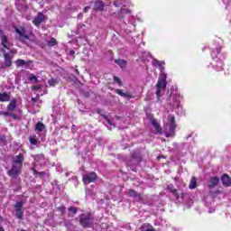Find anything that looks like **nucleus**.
I'll return each mask as SVG.
<instances>
[{
    "label": "nucleus",
    "instance_id": "obj_33",
    "mask_svg": "<svg viewBox=\"0 0 231 231\" xmlns=\"http://www.w3.org/2000/svg\"><path fill=\"white\" fill-rule=\"evenodd\" d=\"M116 93L119 94L120 97H126L127 98H129V94L124 93V92H122V90H120V89H117V90H116Z\"/></svg>",
    "mask_w": 231,
    "mask_h": 231
},
{
    "label": "nucleus",
    "instance_id": "obj_22",
    "mask_svg": "<svg viewBox=\"0 0 231 231\" xmlns=\"http://www.w3.org/2000/svg\"><path fill=\"white\" fill-rule=\"evenodd\" d=\"M221 181L223 183V185L225 187H230L231 185V179L228 175L226 174H224L222 177H221Z\"/></svg>",
    "mask_w": 231,
    "mask_h": 231
},
{
    "label": "nucleus",
    "instance_id": "obj_51",
    "mask_svg": "<svg viewBox=\"0 0 231 231\" xmlns=\"http://www.w3.org/2000/svg\"><path fill=\"white\" fill-rule=\"evenodd\" d=\"M79 17H81V14H79Z\"/></svg>",
    "mask_w": 231,
    "mask_h": 231
},
{
    "label": "nucleus",
    "instance_id": "obj_26",
    "mask_svg": "<svg viewBox=\"0 0 231 231\" xmlns=\"http://www.w3.org/2000/svg\"><path fill=\"white\" fill-rule=\"evenodd\" d=\"M116 64H118V66H120V68L124 69L125 68V66H127V61H125V60H115Z\"/></svg>",
    "mask_w": 231,
    "mask_h": 231
},
{
    "label": "nucleus",
    "instance_id": "obj_29",
    "mask_svg": "<svg viewBox=\"0 0 231 231\" xmlns=\"http://www.w3.org/2000/svg\"><path fill=\"white\" fill-rule=\"evenodd\" d=\"M48 84L51 88H55V86L59 84V81L55 79H51Z\"/></svg>",
    "mask_w": 231,
    "mask_h": 231
},
{
    "label": "nucleus",
    "instance_id": "obj_2",
    "mask_svg": "<svg viewBox=\"0 0 231 231\" xmlns=\"http://www.w3.org/2000/svg\"><path fill=\"white\" fill-rule=\"evenodd\" d=\"M0 42H1V48L0 52L4 53V58L5 60V66L7 68H10L12 66V59L10 58V53L12 48V43L10 41H8V36H6V33L3 30L0 29Z\"/></svg>",
    "mask_w": 231,
    "mask_h": 231
},
{
    "label": "nucleus",
    "instance_id": "obj_21",
    "mask_svg": "<svg viewBox=\"0 0 231 231\" xmlns=\"http://www.w3.org/2000/svg\"><path fill=\"white\" fill-rule=\"evenodd\" d=\"M11 94L8 92H0V102H10Z\"/></svg>",
    "mask_w": 231,
    "mask_h": 231
},
{
    "label": "nucleus",
    "instance_id": "obj_27",
    "mask_svg": "<svg viewBox=\"0 0 231 231\" xmlns=\"http://www.w3.org/2000/svg\"><path fill=\"white\" fill-rule=\"evenodd\" d=\"M127 0H114V5L116 6H125Z\"/></svg>",
    "mask_w": 231,
    "mask_h": 231
},
{
    "label": "nucleus",
    "instance_id": "obj_34",
    "mask_svg": "<svg viewBox=\"0 0 231 231\" xmlns=\"http://www.w3.org/2000/svg\"><path fill=\"white\" fill-rule=\"evenodd\" d=\"M86 194H87V196H88L89 198H95V193H93V191H91V189H87V190H86Z\"/></svg>",
    "mask_w": 231,
    "mask_h": 231
},
{
    "label": "nucleus",
    "instance_id": "obj_15",
    "mask_svg": "<svg viewBox=\"0 0 231 231\" xmlns=\"http://www.w3.org/2000/svg\"><path fill=\"white\" fill-rule=\"evenodd\" d=\"M24 162V155L23 153H19L13 160V165H16L18 167H23V162Z\"/></svg>",
    "mask_w": 231,
    "mask_h": 231
},
{
    "label": "nucleus",
    "instance_id": "obj_20",
    "mask_svg": "<svg viewBox=\"0 0 231 231\" xmlns=\"http://www.w3.org/2000/svg\"><path fill=\"white\" fill-rule=\"evenodd\" d=\"M128 196H130V198H134V199L135 201H140L142 199V195L138 194L135 190L134 189H130L127 192Z\"/></svg>",
    "mask_w": 231,
    "mask_h": 231
},
{
    "label": "nucleus",
    "instance_id": "obj_45",
    "mask_svg": "<svg viewBox=\"0 0 231 231\" xmlns=\"http://www.w3.org/2000/svg\"><path fill=\"white\" fill-rule=\"evenodd\" d=\"M108 124H109L110 125H113V126L115 127V125L111 122V120H108Z\"/></svg>",
    "mask_w": 231,
    "mask_h": 231
},
{
    "label": "nucleus",
    "instance_id": "obj_5",
    "mask_svg": "<svg viewBox=\"0 0 231 231\" xmlns=\"http://www.w3.org/2000/svg\"><path fill=\"white\" fill-rule=\"evenodd\" d=\"M119 21H135L136 19L133 15V12L127 8L122 7L116 14Z\"/></svg>",
    "mask_w": 231,
    "mask_h": 231
},
{
    "label": "nucleus",
    "instance_id": "obj_17",
    "mask_svg": "<svg viewBox=\"0 0 231 231\" xmlns=\"http://www.w3.org/2000/svg\"><path fill=\"white\" fill-rule=\"evenodd\" d=\"M34 161L35 162L33 163V167L37 165H41V167H42V164L44 163V154H38L34 156Z\"/></svg>",
    "mask_w": 231,
    "mask_h": 231
},
{
    "label": "nucleus",
    "instance_id": "obj_25",
    "mask_svg": "<svg viewBox=\"0 0 231 231\" xmlns=\"http://www.w3.org/2000/svg\"><path fill=\"white\" fill-rule=\"evenodd\" d=\"M196 187H198V184L196 182V177H193L190 180L189 185V189H190V190H194V189H196Z\"/></svg>",
    "mask_w": 231,
    "mask_h": 231
},
{
    "label": "nucleus",
    "instance_id": "obj_38",
    "mask_svg": "<svg viewBox=\"0 0 231 231\" xmlns=\"http://www.w3.org/2000/svg\"><path fill=\"white\" fill-rule=\"evenodd\" d=\"M29 142L30 143H32V145H37V140L35 139V137H30Z\"/></svg>",
    "mask_w": 231,
    "mask_h": 231
},
{
    "label": "nucleus",
    "instance_id": "obj_9",
    "mask_svg": "<svg viewBox=\"0 0 231 231\" xmlns=\"http://www.w3.org/2000/svg\"><path fill=\"white\" fill-rule=\"evenodd\" d=\"M14 32L17 33L16 39L21 42H26L30 36L26 33V29L23 26L14 27Z\"/></svg>",
    "mask_w": 231,
    "mask_h": 231
},
{
    "label": "nucleus",
    "instance_id": "obj_32",
    "mask_svg": "<svg viewBox=\"0 0 231 231\" xmlns=\"http://www.w3.org/2000/svg\"><path fill=\"white\" fill-rule=\"evenodd\" d=\"M69 212H70V214H77V212H79V209H77V208L75 207H69Z\"/></svg>",
    "mask_w": 231,
    "mask_h": 231
},
{
    "label": "nucleus",
    "instance_id": "obj_36",
    "mask_svg": "<svg viewBox=\"0 0 231 231\" xmlns=\"http://www.w3.org/2000/svg\"><path fill=\"white\" fill-rule=\"evenodd\" d=\"M82 28H86V25H84V24H79V26H78V32H77V33L78 34H80V33H82Z\"/></svg>",
    "mask_w": 231,
    "mask_h": 231
},
{
    "label": "nucleus",
    "instance_id": "obj_37",
    "mask_svg": "<svg viewBox=\"0 0 231 231\" xmlns=\"http://www.w3.org/2000/svg\"><path fill=\"white\" fill-rule=\"evenodd\" d=\"M28 80L30 82H37V77L33 76V75H30L28 78Z\"/></svg>",
    "mask_w": 231,
    "mask_h": 231
},
{
    "label": "nucleus",
    "instance_id": "obj_3",
    "mask_svg": "<svg viewBox=\"0 0 231 231\" xmlns=\"http://www.w3.org/2000/svg\"><path fill=\"white\" fill-rule=\"evenodd\" d=\"M219 53H221V46L216 47L211 51V57L213 60V61L211 62V66L216 71H223V61L217 59V55H219Z\"/></svg>",
    "mask_w": 231,
    "mask_h": 231
},
{
    "label": "nucleus",
    "instance_id": "obj_11",
    "mask_svg": "<svg viewBox=\"0 0 231 231\" xmlns=\"http://www.w3.org/2000/svg\"><path fill=\"white\" fill-rule=\"evenodd\" d=\"M32 60H21L18 59L15 61V64L17 66V68H25L26 69H30L32 68Z\"/></svg>",
    "mask_w": 231,
    "mask_h": 231
},
{
    "label": "nucleus",
    "instance_id": "obj_43",
    "mask_svg": "<svg viewBox=\"0 0 231 231\" xmlns=\"http://www.w3.org/2000/svg\"><path fill=\"white\" fill-rule=\"evenodd\" d=\"M5 136H0V142H5Z\"/></svg>",
    "mask_w": 231,
    "mask_h": 231
},
{
    "label": "nucleus",
    "instance_id": "obj_12",
    "mask_svg": "<svg viewBox=\"0 0 231 231\" xmlns=\"http://www.w3.org/2000/svg\"><path fill=\"white\" fill-rule=\"evenodd\" d=\"M22 169L23 167L13 164L11 170L8 171V175L11 176V178H17V176L21 174Z\"/></svg>",
    "mask_w": 231,
    "mask_h": 231
},
{
    "label": "nucleus",
    "instance_id": "obj_31",
    "mask_svg": "<svg viewBox=\"0 0 231 231\" xmlns=\"http://www.w3.org/2000/svg\"><path fill=\"white\" fill-rule=\"evenodd\" d=\"M48 46H55V44H57V40L55 38H52L51 39L49 42H48Z\"/></svg>",
    "mask_w": 231,
    "mask_h": 231
},
{
    "label": "nucleus",
    "instance_id": "obj_47",
    "mask_svg": "<svg viewBox=\"0 0 231 231\" xmlns=\"http://www.w3.org/2000/svg\"><path fill=\"white\" fill-rule=\"evenodd\" d=\"M227 10H230V4H226Z\"/></svg>",
    "mask_w": 231,
    "mask_h": 231
},
{
    "label": "nucleus",
    "instance_id": "obj_30",
    "mask_svg": "<svg viewBox=\"0 0 231 231\" xmlns=\"http://www.w3.org/2000/svg\"><path fill=\"white\" fill-rule=\"evenodd\" d=\"M15 210H23V202H16L14 205Z\"/></svg>",
    "mask_w": 231,
    "mask_h": 231
},
{
    "label": "nucleus",
    "instance_id": "obj_7",
    "mask_svg": "<svg viewBox=\"0 0 231 231\" xmlns=\"http://www.w3.org/2000/svg\"><path fill=\"white\" fill-rule=\"evenodd\" d=\"M166 190L171 192V194L175 197V199L179 201V203H181V201H183L185 199V191L181 189H176L172 185H168L166 187Z\"/></svg>",
    "mask_w": 231,
    "mask_h": 231
},
{
    "label": "nucleus",
    "instance_id": "obj_46",
    "mask_svg": "<svg viewBox=\"0 0 231 231\" xmlns=\"http://www.w3.org/2000/svg\"><path fill=\"white\" fill-rule=\"evenodd\" d=\"M212 212H215V209H210V208H209L208 213H209V214H212Z\"/></svg>",
    "mask_w": 231,
    "mask_h": 231
},
{
    "label": "nucleus",
    "instance_id": "obj_4",
    "mask_svg": "<svg viewBox=\"0 0 231 231\" xmlns=\"http://www.w3.org/2000/svg\"><path fill=\"white\" fill-rule=\"evenodd\" d=\"M174 116L170 115L168 116V120L165 123L164 125V133L166 135V138H170V136H172L174 134V132L176 131V123H175Z\"/></svg>",
    "mask_w": 231,
    "mask_h": 231
},
{
    "label": "nucleus",
    "instance_id": "obj_1",
    "mask_svg": "<svg viewBox=\"0 0 231 231\" xmlns=\"http://www.w3.org/2000/svg\"><path fill=\"white\" fill-rule=\"evenodd\" d=\"M152 65L153 68H157L161 71L159 79L156 85V92H155V95L157 97V101H160L162 93H163L167 88V74L165 73V61H160L156 59H153L152 60Z\"/></svg>",
    "mask_w": 231,
    "mask_h": 231
},
{
    "label": "nucleus",
    "instance_id": "obj_41",
    "mask_svg": "<svg viewBox=\"0 0 231 231\" xmlns=\"http://www.w3.org/2000/svg\"><path fill=\"white\" fill-rule=\"evenodd\" d=\"M33 91H41V86L36 85L32 87Z\"/></svg>",
    "mask_w": 231,
    "mask_h": 231
},
{
    "label": "nucleus",
    "instance_id": "obj_40",
    "mask_svg": "<svg viewBox=\"0 0 231 231\" xmlns=\"http://www.w3.org/2000/svg\"><path fill=\"white\" fill-rule=\"evenodd\" d=\"M114 82H117L119 86H122V82L120 81V79L118 77H114Z\"/></svg>",
    "mask_w": 231,
    "mask_h": 231
},
{
    "label": "nucleus",
    "instance_id": "obj_23",
    "mask_svg": "<svg viewBox=\"0 0 231 231\" xmlns=\"http://www.w3.org/2000/svg\"><path fill=\"white\" fill-rule=\"evenodd\" d=\"M151 124L154 127V129L157 131V133H162V127L156 121V119H151Z\"/></svg>",
    "mask_w": 231,
    "mask_h": 231
},
{
    "label": "nucleus",
    "instance_id": "obj_28",
    "mask_svg": "<svg viewBox=\"0 0 231 231\" xmlns=\"http://www.w3.org/2000/svg\"><path fill=\"white\" fill-rule=\"evenodd\" d=\"M15 212V216L18 219H23V217H24V213L23 212V209H16Z\"/></svg>",
    "mask_w": 231,
    "mask_h": 231
},
{
    "label": "nucleus",
    "instance_id": "obj_10",
    "mask_svg": "<svg viewBox=\"0 0 231 231\" xmlns=\"http://www.w3.org/2000/svg\"><path fill=\"white\" fill-rule=\"evenodd\" d=\"M48 19L47 15H44L42 13H38L37 15L33 18L32 23L34 26H41L42 23H45Z\"/></svg>",
    "mask_w": 231,
    "mask_h": 231
},
{
    "label": "nucleus",
    "instance_id": "obj_16",
    "mask_svg": "<svg viewBox=\"0 0 231 231\" xmlns=\"http://www.w3.org/2000/svg\"><path fill=\"white\" fill-rule=\"evenodd\" d=\"M106 5L102 2V0H97L94 3L93 10L96 12H102L105 8Z\"/></svg>",
    "mask_w": 231,
    "mask_h": 231
},
{
    "label": "nucleus",
    "instance_id": "obj_6",
    "mask_svg": "<svg viewBox=\"0 0 231 231\" xmlns=\"http://www.w3.org/2000/svg\"><path fill=\"white\" fill-rule=\"evenodd\" d=\"M79 225L83 228H91L93 226V215L91 213H83L79 216Z\"/></svg>",
    "mask_w": 231,
    "mask_h": 231
},
{
    "label": "nucleus",
    "instance_id": "obj_49",
    "mask_svg": "<svg viewBox=\"0 0 231 231\" xmlns=\"http://www.w3.org/2000/svg\"><path fill=\"white\" fill-rule=\"evenodd\" d=\"M0 231H5V228L0 226Z\"/></svg>",
    "mask_w": 231,
    "mask_h": 231
},
{
    "label": "nucleus",
    "instance_id": "obj_8",
    "mask_svg": "<svg viewBox=\"0 0 231 231\" xmlns=\"http://www.w3.org/2000/svg\"><path fill=\"white\" fill-rule=\"evenodd\" d=\"M182 98L183 97L178 92H172L168 97V104H170L171 107H180V106H181Z\"/></svg>",
    "mask_w": 231,
    "mask_h": 231
},
{
    "label": "nucleus",
    "instance_id": "obj_18",
    "mask_svg": "<svg viewBox=\"0 0 231 231\" xmlns=\"http://www.w3.org/2000/svg\"><path fill=\"white\" fill-rule=\"evenodd\" d=\"M15 109H17V99L14 98L7 105V111H10V113H14Z\"/></svg>",
    "mask_w": 231,
    "mask_h": 231
},
{
    "label": "nucleus",
    "instance_id": "obj_24",
    "mask_svg": "<svg viewBox=\"0 0 231 231\" xmlns=\"http://www.w3.org/2000/svg\"><path fill=\"white\" fill-rule=\"evenodd\" d=\"M46 125H44V124L41 122L37 123L35 125V131H37L38 133H42V131H44Z\"/></svg>",
    "mask_w": 231,
    "mask_h": 231
},
{
    "label": "nucleus",
    "instance_id": "obj_14",
    "mask_svg": "<svg viewBox=\"0 0 231 231\" xmlns=\"http://www.w3.org/2000/svg\"><path fill=\"white\" fill-rule=\"evenodd\" d=\"M219 185V178L218 177H211L208 181V187L209 190L213 189L214 187H217Z\"/></svg>",
    "mask_w": 231,
    "mask_h": 231
},
{
    "label": "nucleus",
    "instance_id": "obj_35",
    "mask_svg": "<svg viewBox=\"0 0 231 231\" xmlns=\"http://www.w3.org/2000/svg\"><path fill=\"white\" fill-rule=\"evenodd\" d=\"M59 210V212H60L61 214H66V207L65 206H60L57 208Z\"/></svg>",
    "mask_w": 231,
    "mask_h": 231
},
{
    "label": "nucleus",
    "instance_id": "obj_44",
    "mask_svg": "<svg viewBox=\"0 0 231 231\" xmlns=\"http://www.w3.org/2000/svg\"><path fill=\"white\" fill-rule=\"evenodd\" d=\"M69 55H75V51H70Z\"/></svg>",
    "mask_w": 231,
    "mask_h": 231
},
{
    "label": "nucleus",
    "instance_id": "obj_19",
    "mask_svg": "<svg viewBox=\"0 0 231 231\" xmlns=\"http://www.w3.org/2000/svg\"><path fill=\"white\" fill-rule=\"evenodd\" d=\"M37 166L35 165L34 167L32 168V171L34 172L36 176H39L40 178H48L50 176V173L48 171H37Z\"/></svg>",
    "mask_w": 231,
    "mask_h": 231
},
{
    "label": "nucleus",
    "instance_id": "obj_42",
    "mask_svg": "<svg viewBox=\"0 0 231 231\" xmlns=\"http://www.w3.org/2000/svg\"><path fill=\"white\" fill-rule=\"evenodd\" d=\"M90 9H91L90 6H86V7L84 8L83 12H84L85 14H87L88 10H90Z\"/></svg>",
    "mask_w": 231,
    "mask_h": 231
},
{
    "label": "nucleus",
    "instance_id": "obj_50",
    "mask_svg": "<svg viewBox=\"0 0 231 231\" xmlns=\"http://www.w3.org/2000/svg\"><path fill=\"white\" fill-rule=\"evenodd\" d=\"M208 199V198H205V199H204V201H207Z\"/></svg>",
    "mask_w": 231,
    "mask_h": 231
},
{
    "label": "nucleus",
    "instance_id": "obj_39",
    "mask_svg": "<svg viewBox=\"0 0 231 231\" xmlns=\"http://www.w3.org/2000/svg\"><path fill=\"white\" fill-rule=\"evenodd\" d=\"M0 116H12V113L0 111Z\"/></svg>",
    "mask_w": 231,
    "mask_h": 231
},
{
    "label": "nucleus",
    "instance_id": "obj_48",
    "mask_svg": "<svg viewBox=\"0 0 231 231\" xmlns=\"http://www.w3.org/2000/svg\"><path fill=\"white\" fill-rule=\"evenodd\" d=\"M79 69H75V74H76V75H79Z\"/></svg>",
    "mask_w": 231,
    "mask_h": 231
},
{
    "label": "nucleus",
    "instance_id": "obj_13",
    "mask_svg": "<svg viewBox=\"0 0 231 231\" xmlns=\"http://www.w3.org/2000/svg\"><path fill=\"white\" fill-rule=\"evenodd\" d=\"M95 180H97V173L95 172H90L88 174L83 175V183H85V185L93 183Z\"/></svg>",
    "mask_w": 231,
    "mask_h": 231
}]
</instances>
